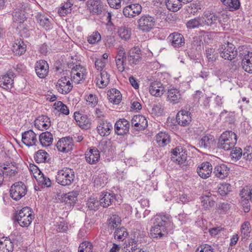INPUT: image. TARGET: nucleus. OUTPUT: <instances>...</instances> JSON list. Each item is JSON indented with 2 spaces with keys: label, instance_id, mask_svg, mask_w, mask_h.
Masks as SVG:
<instances>
[{
  "label": "nucleus",
  "instance_id": "obj_1",
  "mask_svg": "<svg viewBox=\"0 0 252 252\" xmlns=\"http://www.w3.org/2000/svg\"><path fill=\"white\" fill-rule=\"evenodd\" d=\"M170 224V216L162 213L157 215L153 225L150 230V235L153 238H161L168 234L167 227Z\"/></svg>",
  "mask_w": 252,
  "mask_h": 252
},
{
  "label": "nucleus",
  "instance_id": "obj_2",
  "mask_svg": "<svg viewBox=\"0 0 252 252\" xmlns=\"http://www.w3.org/2000/svg\"><path fill=\"white\" fill-rule=\"evenodd\" d=\"M237 142L236 134L232 131H225L220 137L218 143V147L225 151L233 148Z\"/></svg>",
  "mask_w": 252,
  "mask_h": 252
},
{
  "label": "nucleus",
  "instance_id": "obj_3",
  "mask_svg": "<svg viewBox=\"0 0 252 252\" xmlns=\"http://www.w3.org/2000/svg\"><path fill=\"white\" fill-rule=\"evenodd\" d=\"M74 179V170L68 167H64L59 170L56 175V182L63 186L70 185Z\"/></svg>",
  "mask_w": 252,
  "mask_h": 252
},
{
  "label": "nucleus",
  "instance_id": "obj_4",
  "mask_svg": "<svg viewBox=\"0 0 252 252\" xmlns=\"http://www.w3.org/2000/svg\"><path fill=\"white\" fill-rule=\"evenodd\" d=\"M171 160L184 169L188 165L187 151L179 146L172 150Z\"/></svg>",
  "mask_w": 252,
  "mask_h": 252
},
{
  "label": "nucleus",
  "instance_id": "obj_5",
  "mask_svg": "<svg viewBox=\"0 0 252 252\" xmlns=\"http://www.w3.org/2000/svg\"><path fill=\"white\" fill-rule=\"evenodd\" d=\"M34 218V216L31 209L28 207L23 208L16 216L18 224L22 227L29 226Z\"/></svg>",
  "mask_w": 252,
  "mask_h": 252
},
{
  "label": "nucleus",
  "instance_id": "obj_6",
  "mask_svg": "<svg viewBox=\"0 0 252 252\" xmlns=\"http://www.w3.org/2000/svg\"><path fill=\"white\" fill-rule=\"evenodd\" d=\"M27 188L22 182H17L13 184L9 190L10 196L14 200L18 201L27 193Z\"/></svg>",
  "mask_w": 252,
  "mask_h": 252
},
{
  "label": "nucleus",
  "instance_id": "obj_7",
  "mask_svg": "<svg viewBox=\"0 0 252 252\" xmlns=\"http://www.w3.org/2000/svg\"><path fill=\"white\" fill-rule=\"evenodd\" d=\"M220 50V56L225 60L231 61L237 55L235 47L233 44L229 42L222 44Z\"/></svg>",
  "mask_w": 252,
  "mask_h": 252
},
{
  "label": "nucleus",
  "instance_id": "obj_8",
  "mask_svg": "<svg viewBox=\"0 0 252 252\" xmlns=\"http://www.w3.org/2000/svg\"><path fill=\"white\" fill-rule=\"evenodd\" d=\"M240 56L243 69L249 73H252V51L247 48H244L241 51Z\"/></svg>",
  "mask_w": 252,
  "mask_h": 252
},
{
  "label": "nucleus",
  "instance_id": "obj_9",
  "mask_svg": "<svg viewBox=\"0 0 252 252\" xmlns=\"http://www.w3.org/2000/svg\"><path fill=\"white\" fill-rule=\"evenodd\" d=\"M137 22L140 30L144 32H149L155 26L156 20L154 17L149 15H144L140 18Z\"/></svg>",
  "mask_w": 252,
  "mask_h": 252
},
{
  "label": "nucleus",
  "instance_id": "obj_10",
  "mask_svg": "<svg viewBox=\"0 0 252 252\" xmlns=\"http://www.w3.org/2000/svg\"><path fill=\"white\" fill-rule=\"evenodd\" d=\"M142 9V6L139 3H130L123 7V13L126 17L132 18L139 15Z\"/></svg>",
  "mask_w": 252,
  "mask_h": 252
},
{
  "label": "nucleus",
  "instance_id": "obj_11",
  "mask_svg": "<svg viewBox=\"0 0 252 252\" xmlns=\"http://www.w3.org/2000/svg\"><path fill=\"white\" fill-rule=\"evenodd\" d=\"M69 78L64 76L58 80L56 84V88L58 92L62 94L69 93L72 89Z\"/></svg>",
  "mask_w": 252,
  "mask_h": 252
},
{
  "label": "nucleus",
  "instance_id": "obj_12",
  "mask_svg": "<svg viewBox=\"0 0 252 252\" xmlns=\"http://www.w3.org/2000/svg\"><path fill=\"white\" fill-rule=\"evenodd\" d=\"M73 146V139L69 136L60 139L56 144V147L58 151L63 153H68L71 151Z\"/></svg>",
  "mask_w": 252,
  "mask_h": 252
},
{
  "label": "nucleus",
  "instance_id": "obj_13",
  "mask_svg": "<svg viewBox=\"0 0 252 252\" xmlns=\"http://www.w3.org/2000/svg\"><path fill=\"white\" fill-rule=\"evenodd\" d=\"M141 51L138 47L131 48L128 52L126 60L131 66L138 64L141 60Z\"/></svg>",
  "mask_w": 252,
  "mask_h": 252
},
{
  "label": "nucleus",
  "instance_id": "obj_14",
  "mask_svg": "<svg viewBox=\"0 0 252 252\" xmlns=\"http://www.w3.org/2000/svg\"><path fill=\"white\" fill-rule=\"evenodd\" d=\"M74 118L77 125L81 128L88 129L91 126V121L86 115L78 112L74 113Z\"/></svg>",
  "mask_w": 252,
  "mask_h": 252
},
{
  "label": "nucleus",
  "instance_id": "obj_15",
  "mask_svg": "<svg viewBox=\"0 0 252 252\" xmlns=\"http://www.w3.org/2000/svg\"><path fill=\"white\" fill-rule=\"evenodd\" d=\"M130 124L125 119H120L115 125V131L117 135H123L129 132Z\"/></svg>",
  "mask_w": 252,
  "mask_h": 252
},
{
  "label": "nucleus",
  "instance_id": "obj_16",
  "mask_svg": "<svg viewBox=\"0 0 252 252\" xmlns=\"http://www.w3.org/2000/svg\"><path fill=\"white\" fill-rule=\"evenodd\" d=\"M35 70L39 78H45L49 72V65L47 62L43 60L37 61L35 65Z\"/></svg>",
  "mask_w": 252,
  "mask_h": 252
},
{
  "label": "nucleus",
  "instance_id": "obj_17",
  "mask_svg": "<svg viewBox=\"0 0 252 252\" xmlns=\"http://www.w3.org/2000/svg\"><path fill=\"white\" fill-rule=\"evenodd\" d=\"M213 167L211 163L208 161L202 162L197 168L198 175L203 179L209 177L212 172Z\"/></svg>",
  "mask_w": 252,
  "mask_h": 252
},
{
  "label": "nucleus",
  "instance_id": "obj_18",
  "mask_svg": "<svg viewBox=\"0 0 252 252\" xmlns=\"http://www.w3.org/2000/svg\"><path fill=\"white\" fill-rule=\"evenodd\" d=\"M131 124L132 126L135 127L137 130H144L148 126V121L146 118L140 115L134 116L131 120Z\"/></svg>",
  "mask_w": 252,
  "mask_h": 252
},
{
  "label": "nucleus",
  "instance_id": "obj_19",
  "mask_svg": "<svg viewBox=\"0 0 252 252\" xmlns=\"http://www.w3.org/2000/svg\"><path fill=\"white\" fill-rule=\"evenodd\" d=\"M167 99L172 104H176L181 102L182 100L181 91L174 88L169 89L167 92Z\"/></svg>",
  "mask_w": 252,
  "mask_h": 252
},
{
  "label": "nucleus",
  "instance_id": "obj_20",
  "mask_svg": "<svg viewBox=\"0 0 252 252\" xmlns=\"http://www.w3.org/2000/svg\"><path fill=\"white\" fill-rule=\"evenodd\" d=\"M178 124L182 126L188 125L191 121L190 113L185 110H180L176 115Z\"/></svg>",
  "mask_w": 252,
  "mask_h": 252
},
{
  "label": "nucleus",
  "instance_id": "obj_21",
  "mask_svg": "<svg viewBox=\"0 0 252 252\" xmlns=\"http://www.w3.org/2000/svg\"><path fill=\"white\" fill-rule=\"evenodd\" d=\"M22 141L26 146L34 145L37 141L36 135L32 130L25 131L22 133Z\"/></svg>",
  "mask_w": 252,
  "mask_h": 252
},
{
  "label": "nucleus",
  "instance_id": "obj_22",
  "mask_svg": "<svg viewBox=\"0 0 252 252\" xmlns=\"http://www.w3.org/2000/svg\"><path fill=\"white\" fill-rule=\"evenodd\" d=\"M202 19L206 25L212 27L213 29L217 26L218 23L220 22V19L217 15L214 13H205Z\"/></svg>",
  "mask_w": 252,
  "mask_h": 252
},
{
  "label": "nucleus",
  "instance_id": "obj_23",
  "mask_svg": "<svg viewBox=\"0 0 252 252\" xmlns=\"http://www.w3.org/2000/svg\"><path fill=\"white\" fill-rule=\"evenodd\" d=\"M86 161L90 164H96L99 160L100 154L99 151L95 147L90 149L85 154Z\"/></svg>",
  "mask_w": 252,
  "mask_h": 252
},
{
  "label": "nucleus",
  "instance_id": "obj_24",
  "mask_svg": "<svg viewBox=\"0 0 252 252\" xmlns=\"http://www.w3.org/2000/svg\"><path fill=\"white\" fill-rule=\"evenodd\" d=\"M112 128V125L106 121H101L97 126L98 133L102 136L109 135Z\"/></svg>",
  "mask_w": 252,
  "mask_h": 252
},
{
  "label": "nucleus",
  "instance_id": "obj_25",
  "mask_svg": "<svg viewBox=\"0 0 252 252\" xmlns=\"http://www.w3.org/2000/svg\"><path fill=\"white\" fill-rule=\"evenodd\" d=\"M149 90L152 95L157 97L162 95L164 92L162 84L160 82L157 81L151 83Z\"/></svg>",
  "mask_w": 252,
  "mask_h": 252
},
{
  "label": "nucleus",
  "instance_id": "obj_26",
  "mask_svg": "<svg viewBox=\"0 0 252 252\" xmlns=\"http://www.w3.org/2000/svg\"><path fill=\"white\" fill-rule=\"evenodd\" d=\"M115 198V195L108 192L102 193L99 198L100 205L106 208L112 204Z\"/></svg>",
  "mask_w": 252,
  "mask_h": 252
},
{
  "label": "nucleus",
  "instance_id": "obj_27",
  "mask_svg": "<svg viewBox=\"0 0 252 252\" xmlns=\"http://www.w3.org/2000/svg\"><path fill=\"white\" fill-rule=\"evenodd\" d=\"M229 171V168L225 164H221L215 166L213 173L217 177L223 179L228 176Z\"/></svg>",
  "mask_w": 252,
  "mask_h": 252
},
{
  "label": "nucleus",
  "instance_id": "obj_28",
  "mask_svg": "<svg viewBox=\"0 0 252 252\" xmlns=\"http://www.w3.org/2000/svg\"><path fill=\"white\" fill-rule=\"evenodd\" d=\"M13 249L14 244L9 238L2 237L0 239V252H12Z\"/></svg>",
  "mask_w": 252,
  "mask_h": 252
},
{
  "label": "nucleus",
  "instance_id": "obj_29",
  "mask_svg": "<svg viewBox=\"0 0 252 252\" xmlns=\"http://www.w3.org/2000/svg\"><path fill=\"white\" fill-rule=\"evenodd\" d=\"M215 138L210 134H207L203 136L199 141L198 145L201 148L209 149L214 144Z\"/></svg>",
  "mask_w": 252,
  "mask_h": 252
},
{
  "label": "nucleus",
  "instance_id": "obj_30",
  "mask_svg": "<svg viewBox=\"0 0 252 252\" xmlns=\"http://www.w3.org/2000/svg\"><path fill=\"white\" fill-rule=\"evenodd\" d=\"M168 38L171 41L172 45L174 47H180L185 44L184 37L181 33L174 32L170 34Z\"/></svg>",
  "mask_w": 252,
  "mask_h": 252
},
{
  "label": "nucleus",
  "instance_id": "obj_31",
  "mask_svg": "<svg viewBox=\"0 0 252 252\" xmlns=\"http://www.w3.org/2000/svg\"><path fill=\"white\" fill-rule=\"evenodd\" d=\"M35 125L39 129H47L50 126V119L46 116L42 115L35 120Z\"/></svg>",
  "mask_w": 252,
  "mask_h": 252
},
{
  "label": "nucleus",
  "instance_id": "obj_32",
  "mask_svg": "<svg viewBox=\"0 0 252 252\" xmlns=\"http://www.w3.org/2000/svg\"><path fill=\"white\" fill-rule=\"evenodd\" d=\"M26 45L21 39L16 40L12 46V51L14 54L21 56L25 53Z\"/></svg>",
  "mask_w": 252,
  "mask_h": 252
},
{
  "label": "nucleus",
  "instance_id": "obj_33",
  "mask_svg": "<svg viewBox=\"0 0 252 252\" xmlns=\"http://www.w3.org/2000/svg\"><path fill=\"white\" fill-rule=\"evenodd\" d=\"M39 140L43 146L47 147L52 144L53 136L50 132H44L40 134Z\"/></svg>",
  "mask_w": 252,
  "mask_h": 252
},
{
  "label": "nucleus",
  "instance_id": "obj_34",
  "mask_svg": "<svg viewBox=\"0 0 252 252\" xmlns=\"http://www.w3.org/2000/svg\"><path fill=\"white\" fill-rule=\"evenodd\" d=\"M109 82V75L105 70L100 72V76L97 78L96 84L99 88L105 87Z\"/></svg>",
  "mask_w": 252,
  "mask_h": 252
},
{
  "label": "nucleus",
  "instance_id": "obj_35",
  "mask_svg": "<svg viewBox=\"0 0 252 252\" xmlns=\"http://www.w3.org/2000/svg\"><path fill=\"white\" fill-rule=\"evenodd\" d=\"M156 140L159 146L164 147L170 142V136L165 132H160L156 135Z\"/></svg>",
  "mask_w": 252,
  "mask_h": 252
},
{
  "label": "nucleus",
  "instance_id": "obj_36",
  "mask_svg": "<svg viewBox=\"0 0 252 252\" xmlns=\"http://www.w3.org/2000/svg\"><path fill=\"white\" fill-rule=\"evenodd\" d=\"M3 169L9 176H14L18 172L17 164L15 162H6L4 164Z\"/></svg>",
  "mask_w": 252,
  "mask_h": 252
},
{
  "label": "nucleus",
  "instance_id": "obj_37",
  "mask_svg": "<svg viewBox=\"0 0 252 252\" xmlns=\"http://www.w3.org/2000/svg\"><path fill=\"white\" fill-rule=\"evenodd\" d=\"M108 99L113 104H119L122 99V95L120 92L116 89L111 90L110 94H108Z\"/></svg>",
  "mask_w": 252,
  "mask_h": 252
},
{
  "label": "nucleus",
  "instance_id": "obj_38",
  "mask_svg": "<svg viewBox=\"0 0 252 252\" xmlns=\"http://www.w3.org/2000/svg\"><path fill=\"white\" fill-rule=\"evenodd\" d=\"M12 77L13 74L11 73L3 75L0 79V86L2 85L4 88L9 89L12 88L13 83Z\"/></svg>",
  "mask_w": 252,
  "mask_h": 252
},
{
  "label": "nucleus",
  "instance_id": "obj_39",
  "mask_svg": "<svg viewBox=\"0 0 252 252\" xmlns=\"http://www.w3.org/2000/svg\"><path fill=\"white\" fill-rule=\"evenodd\" d=\"M181 0H166V5L170 11L175 12L182 7Z\"/></svg>",
  "mask_w": 252,
  "mask_h": 252
},
{
  "label": "nucleus",
  "instance_id": "obj_40",
  "mask_svg": "<svg viewBox=\"0 0 252 252\" xmlns=\"http://www.w3.org/2000/svg\"><path fill=\"white\" fill-rule=\"evenodd\" d=\"M87 7L95 13L101 11L100 1L99 0H88L86 3Z\"/></svg>",
  "mask_w": 252,
  "mask_h": 252
},
{
  "label": "nucleus",
  "instance_id": "obj_41",
  "mask_svg": "<svg viewBox=\"0 0 252 252\" xmlns=\"http://www.w3.org/2000/svg\"><path fill=\"white\" fill-rule=\"evenodd\" d=\"M222 3L230 9L231 11H234L239 9L240 2L239 0H222Z\"/></svg>",
  "mask_w": 252,
  "mask_h": 252
},
{
  "label": "nucleus",
  "instance_id": "obj_42",
  "mask_svg": "<svg viewBox=\"0 0 252 252\" xmlns=\"http://www.w3.org/2000/svg\"><path fill=\"white\" fill-rule=\"evenodd\" d=\"M48 157V153L44 150H39L34 156V158L37 163L45 162Z\"/></svg>",
  "mask_w": 252,
  "mask_h": 252
},
{
  "label": "nucleus",
  "instance_id": "obj_43",
  "mask_svg": "<svg viewBox=\"0 0 252 252\" xmlns=\"http://www.w3.org/2000/svg\"><path fill=\"white\" fill-rule=\"evenodd\" d=\"M118 34L122 40L127 41L130 38L131 31L127 28L121 27L118 29Z\"/></svg>",
  "mask_w": 252,
  "mask_h": 252
},
{
  "label": "nucleus",
  "instance_id": "obj_44",
  "mask_svg": "<svg viewBox=\"0 0 252 252\" xmlns=\"http://www.w3.org/2000/svg\"><path fill=\"white\" fill-rule=\"evenodd\" d=\"M38 22L40 25L43 27L46 30H48L52 28V25L50 19L44 15H39L37 17Z\"/></svg>",
  "mask_w": 252,
  "mask_h": 252
},
{
  "label": "nucleus",
  "instance_id": "obj_45",
  "mask_svg": "<svg viewBox=\"0 0 252 252\" xmlns=\"http://www.w3.org/2000/svg\"><path fill=\"white\" fill-rule=\"evenodd\" d=\"M27 17V15L24 12L21 11L18 8L15 10L13 13V19L14 21H17L19 23L23 22Z\"/></svg>",
  "mask_w": 252,
  "mask_h": 252
},
{
  "label": "nucleus",
  "instance_id": "obj_46",
  "mask_svg": "<svg viewBox=\"0 0 252 252\" xmlns=\"http://www.w3.org/2000/svg\"><path fill=\"white\" fill-rule=\"evenodd\" d=\"M76 71H71V80L76 84H79L85 79L86 74L84 73H75Z\"/></svg>",
  "mask_w": 252,
  "mask_h": 252
},
{
  "label": "nucleus",
  "instance_id": "obj_47",
  "mask_svg": "<svg viewBox=\"0 0 252 252\" xmlns=\"http://www.w3.org/2000/svg\"><path fill=\"white\" fill-rule=\"evenodd\" d=\"M72 5V3L70 1L64 3L58 10L60 15L64 16L70 13Z\"/></svg>",
  "mask_w": 252,
  "mask_h": 252
},
{
  "label": "nucleus",
  "instance_id": "obj_48",
  "mask_svg": "<svg viewBox=\"0 0 252 252\" xmlns=\"http://www.w3.org/2000/svg\"><path fill=\"white\" fill-rule=\"evenodd\" d=\"M18 9L22 12H24L26 14L30 12L31 7L28 0H20L18 6Z\"/></svg>",
  "mask_w": 252,
  "mask_h": 252
},
{
  "label": "nucleus",
  "instance_id": "obj_49",
  "mask_svg": "<svg viewBox=\"0 0 252 252\" xmlns=\"http://www.w3.org/2000/svg\"><path fill=\"white\" fill-rule=\"evenodd\" d=\"M163 106L161 103H155L151 109V114L155 116H161L163 112Z\"/></svg>",
  "mask_w": 252,
  "mask_h": 252
},
{
  "label": "nucleus",
  "instance_id": "obj_50",
  "mask_svg": "<svg viewBox=\"0 0 252 252\" xmlns=\"http://www.w3.org/2000/svg\"><path fill=\"white\" fill-rule=\"evenodd\" d=\"M202 206L205 208L207 209L214 205L215 201H214L211 196L209 195H205L200 198Z\"/></svg>",
  "mask_w": 252,
  "mask_h": 252
},
{
  "label": "nucleus",
  "instance_id": "obj_51",
  "mask_svg": "<svg viewBox=\"0 0 252 252\" xmlns=\"http://www.w3.org/2000/svg\"><path fill=\"white\" fill-rule=\"evenodd\" d=\"M202 22H203L202 18L196 17L189 20L187 23L186 25L188 29H194L200 25Z\"/></svg>",
  "mask_w": 252,
  "mask_h": 252
},
{
  "label": "nucleus",
  "instance_id": "obj_52",
  "mask_svg": "<svg viewBox=\"0 0 252 252\" xmlns=\"http://www.w3.org/2000/svg\"><path fill=\"white\" fill-rule=\"evenodd\" d=\"M55 108L58 111H60L64 115H68L69 113V110L67 107L62 101H59L55 102L54 104Z\"/></svg>",
  "mask_w": 252,
  "mask_h": 252
},
{
  "label": "nucleus",
  "instance_id": "obj_53",
  "mask_svg": "<svg viewBox=\"0 0 252 252\" xmlns=\"http://www.w3.org/2000/svg\"><path fill=\"white\" fill-rule=\"evenodd\" d=\"M38 171V182L42 185L44 186V187H49L51 186V181L50 179L47 177L45 176L43 174L37 169H36Z\"/></svg>",
  "mask_w": 252,
  "mask_h": 252
},
{
  "label": "nucleus",
  "instance_id": "obj_54",
  "mask_svg": "<svg viewBox=\"0 0 252 252\" xmlns=\"http://www.w3.org/2000/svg\"><path fill=\"white\" fill-rule=\"evenodd\" d=\"M240 195L242 198L246 201L249 200L252 202V189L249 188H243L240 193Z\"/></svg>",
  "mask_w": 252,
  "mask_h": 252
},
{
  "label": "nucleus",
  "instance_id": "obj_55",
  "mask_svg": "<svg viewBox=\"0 0 252 252\" xmlns=\"http://www.w3.org/2000/svg\"><path fill=\"white\" fill-rule=\"evenodd\" d=\"M231 189L230 184L228 183H224L220 185L219 187L217 192L220 195L224 196L226 195Z\"/></svg>",
  "mask_w": 252,
  "mask_h": 252
},
{
  "label": "nucleus",
  "instance_id": "obj_56",
  "mask_svg": "<svg viewBox=\"0 0 252 252\" xmlns=\"http://www.w3.org/2000/svg\"><path fill=\"white\" fill-rule=\"evenodd\" d=\"M250 228L251 225L249 221H245L241 225V230L244 238L249 236L250 233Z\"/></svg>",
  "mask_w": 252,
  "mask_h": 252
},
{
  "label": "nucleus",
  "instance_id": "obj_57",
  "mask_svg": "<svg viewBox=\"0 0 252 252\" xmlns=\"http://www.w3.org/2000/svg\"><path fill=\"white\" fill-rule=\"evenodd\" d=\"M101 40V35L100 33L97 32H94L93 33L88 36V41L90 44H95Z\"/></svg>",
  "mask_w": 252,
  "mask_h": 252
},
{
  "label": "nucleus",
  "instance_id": "obj_58",
  "mask_svg": "<svg viewBox=\"0 0 252 252\" xmlns=\"http://www.w3.org/2000/svg\"><path fill=\"white\" fill-rule=\"evenodd\" d=\"M92 248L90 242H84L80 245L78 252H93Z\"/></svg>",
  "mask_w": 252,
  "mask_h": 252
},
{
  "label": "nucleus",
  "instance_id": "obj_59",
  "mask_svg": "<svg viewBox=\"0 0 252 252\" xmlns=\"http://www.w3.org/2000/svg\"><path fill=\"white\" fill-rule=\"evenodd\" d=\"M243 154L242 149L240 148L236 147L231 152L230 156L233 160L236 161L241 158Z\"/></svg>",
  "mask_w": 252,
  "mask_h": 252
},
{
  "label": "nucleus",
  "instance_id": "obj_60",
  "mask_svg": "<svg viewBox=\"0 0 252 252\" xmlns=\"http://www.w3.org/2000/svg\"><path fill=\"white\" fill-rule=\"evenodd\" d=\"M88 207L91 210H95L98 209L99 204V201H98L94 198L91 197L87 202Z\"/></svg>",
  "mask_w": 252,
  "mask_h": 252
},
{
  "label": "nucleus",
  "instance_id": "obj_61",
  "mask_svg": "<svg viewBox=\"0 0 252 252\" xmlns=\"http://www.w3.org/2000/svg\"><path fill=\"white\" fill-rule=\"evenodd\" d=\"M120 222V218L116 215H113L110 218L109 222V227L111 229L117 227Z\"/></svg>",
  "mask_w": 252,
  "mask_h": 252
},
{
  "label": "nucleus",
  "instance_id": "obj_62",
  "mask_svg": "<svg viewBox=\"0 0 252 252\" xmlns=\"http://www.w3.org/2000/svg\"><path fill=\"white\" fill-rule=\"evenodd\" d=\"M127 233L126 231L125 228L117 229L114 232L115 238L118 240H123L127 235Z\"/></svg>",
  "mask_w": 252,
  "mask_h": 252
},
{
  "label": "nucleus",
  "instance_id": "obj_63",
  "mask_svg": "<svg viewBox=\"0 0 252 252\" xmlns=\"http://www.w3.org/2000/svg\"><path fill=\"white\" fill-rule=\"evenodd\" d=\"M65 200L70 204H74L77 200V193L75 192H69L65 195Z\"/></svg>",
  "mask_w": 252,
  "mask_h": 252
},
{
  "label": "nucleus",
  "instance_id": "obj_64",
  "mask_svg": "<svg viewBox=\"0 0 252 252\" xmlns=\"http://www.w3.org/2000/svg\"><path fill=\"white\" fill-rule=\"evenodd\" d=\"M213 248L208 244H203L199 246L195 252H213Z\"/></svg>",
  "mask_w": 252,
  "mask_h": 252
}]
</instances>
